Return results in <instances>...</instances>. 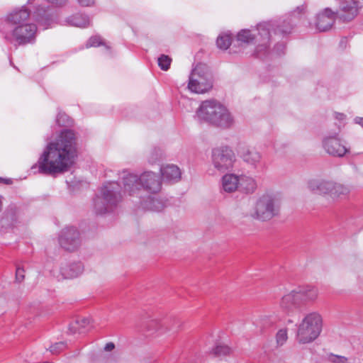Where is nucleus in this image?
I'll return each instance as SVG.
<instances>
[{"label": "nucleus", "mask_w": 363, "mask_h": 363, "mask_svg": "<svg viewBox=\"0 0 363 363\" xmlns=\"http://www.w3.org/2000/svg\"><path fill=\"white\" fill-rule=\"evenodd\" d=\"M36 24H18L15 28H10L5 38L11 42L16 41L18 45L33 43L37 32Z\"/></svg>", "instance_id": "obj_12"}, {"label": "nucleus", "mask_w": 363, "mask_h": 363, "mask_svg": "<svg viewBox=\"0 0 363 363\" xmlns=\"http://www.w3.org/2000/svg\"><path fill=\"white\" fill-rule=\"evenodd\" d=\"M80 328H85L90 324V319L88 318H82L76 321Z\"/></svg>", "instance_id": "obj_37"}, {"label": "nucleus", "mask_w": 363, "mask_h": 363, "mask_svg": "<svg viewBox=\"0 0 363 363\" xmlns=\"http://www.w3.org/2000/svg\"><path fill=\"white\" fill-rule=\"evenodd\" d=\"M77 1L83 6H91L94 4V0H77Z\"/></svg>", "instance_id": "obj_39"}, {"label": "nucleus", "mask_w": 363, "mask_h": 363, "mask_svg": "<svg viewBox=\"0 0 363 363\" xmlns=\"http://www.w3.org/2000/svg\"><path fill=\"white\" fill-rule=\"evenodd\" d=\"M306 9V6L303 4L301 6H297L296 9H294L291 14L294 16H299L305 13Z\"/></svg>", "instance_id": "obj_36"}, {"label": "nucleus", "mask_w": 363, "mask_h": 363, "mask_svg": "<svg viewBox=\"0 0 363 363\" xmlns=\"http://www.w3.org/2000/svg\"><path fill=\"white\" fill-rule=\"evenodd\" d=\"M30 11L25 7L16 9L6 16L7 23H23L28 19Z\"/></svg>", "instance_id": "obj_21"}, {"label": "nucleus", "mask_w": 363, "mask_h": 363, "mask_svg": "<svg viewBox=\"0 0 363 363\" xmlns=\"http://www.w3.org/2000/svg\"><path fill=\"white\" fill-rule=\"evenodd\" d=\"M213 87V77L208 67L204 64L197 65L191 71L188 89L195 94H203Z\"/></svg>", "instance_id": "obj_8"}, {"label": "nucleus", "mask_w": 363, "mask_h": 363, "mask_svg": "<svg viewBox=\"0 0 363 363\" xmlns=\"http://www.w3.org/2000/svg\"><path fill=\"white\" fill-rule=\"evenodd\" d=\"M266 319H267V317L263 316V317H261L258 320L261 323V322L265 320Z\"/></svg>", "instance_id": "obj_47"}, {"label": "nucleus", "mask_w": 363, "mask_h": 363, "mask_svg": "<svg viewBox=\"0 0 363 363\" xmlns=\"http://www.w3.org/2000/svg\"><path fill=\"white\" fill-rule=\"evenodd\" d=\"M65 118H67V116L65 115V114H61V113H59L57 117V122L61 125V120H65Z\"/></svg>", "instance_id": "obj_45"}, {"label": "nucleus", "mask_w": 363, "mask_h": 363, "mask_svg": "<svg viewBox=\"0 0 363 363\" xmlns=\"http://www.w3.org/2000/svg\"><path fill=\"white\" fill-rule=\"evenodd\" d=\"M35 16L36 18V21L38 23L52 21V15L50 13L49 11L46 10L43 6H39L37 8L36 11L35 12Z\"/></svg>", "instance_id": "obj_26"}, {"label": "nucleus", "mask_w": 363, "mask_h": 363, "mask_svg": "<svg viewBox=\"0 0 363 363\" xmlns=\"http://www.w3.org/2000/svg\"><path fill=\"white\" fill-rule=\"evenodd\" d=\"M259 34L263 38V43L257 46L255 55L260 59H265L270 53L267 49V42L272 34L269 29L272 28L275 35H287L293 30L292 24H258Z\"/></svg>", "instance_id": "obj_9"}, {"label": "nucleus", "mask_w": 363, "mask_h": 363, "mask_svg": "<svg viewBox=\"0 0 363 363\" xmlns=\"http://www.w3.org/2000/svg\"><path fill=\"white\" fill-rule=\"evenodd\" d=\"M51 27L49 26V24L46 26H44L42 29L43 30H46V29H48V28H50Z\"/></svg>", "instance_id": "obj_49"}, {"label": "nucleus", "mask_w": 363, "mask_h": 363, "mask_svg": "<svg viewBox=\"0 0 363 363\" xmlns=\"http://www.w3.org/2000/svg\"><path fill=\"white\" fill-rule=\"evenodd\" d=\"M354 122L357 123V124H359L362 127H363V118L362 117H356L354 118Z\"/></svg>", "instance_id": "obj_46"}, {"label": "nucleus", "mask_w": 363, "mask_h": 363, "mask_svg": "<svg viewBox=\"0 0 363 363\" xmlns=\"http://www.w3.org/2000/svg\"><path fill=\"white\" fill-rule=\"evenodd\" d=\"M267 325V324H265V323H264V324H263V326H264V327H266Z\"/></svg>", "instance_id": "obj_51"}, {"label": "nucleus", "mask_w": 363, "mask_h": 363, "mask_svg": "<svg viewBox=\"0 0 363 363\" xmlns=\"http://www.w3.org/2000/svg\"><path fill=\"white\" fill-rule=\"evenodd\" d=\"M160 172L164 181L174 183L181 179L182 172L177 165L167 164L161 167Z\"/></svg>", "instance_id": "obj_20"}, {"label": "nucleus", "mask_w": 363, "mask_h": 363, "mask_svg": "<svg viewBox=\"0 0 363 363\" xmlns=\"http://www.w3.org/2000/svg\"><path fill=\"white\" fill-rule=\"evenodd\" d=\"M102 45H105V49L108 52V50L110 49V47L106 45H105L103 43V41H102V40H101L100 36L94 35V36L91 37L89 39V40L86 42V48H91V47H97V46Z\"/></svg>", "instance_id": "obj_28"}, {"label": "nucleus", "mask_w": 363, "mask_h": 363, "mask_svg": "<svg viewBox=\"0 0 363 363\" xmlns=\"http://www.w3.org/2000/svg\"><path fill=\"white\" fill-rule=\"evenodd\" d=\"M238 152L242 160L252 168L257 169L262 167V154L255 147L244 146L240 149Z\"/></svg>", "instance_id": "obj_16"}, {"label": "nucleus", "mask_w": 363, "mask_h": 363, "mask_svg": "<svg viewBox=\"0 0 363 363\" xmlns=\"http://www.w3.org/2000/svg\"><path fill=\"white\" fill-rule=\"evenodd\" d=\"M34 1H35V0H29V1H28V3H29V4H32Z\"/></svg>", "instance_id": "obj_50"}, {"label": "nucleus", "mask_w": 363, "mask_h": 363, "mask_svg": "<svg viewBox=\"0 0 363 363\" xmlns=\"http://www.w3.org/2000/svg\"><path fill=\"white\" fill-rule=\"evenodd\" d=\"M284 49H285V45L283 43L278 44L274 48V50H276L277 55H281V53H283Z\"/></svg>", "instance_id": "obj_41"}, {"label": "nucleus", "mask_w": 363, "mask_h": 363, "mask_svg": "<svg viewBox=\"0 0 363 363\" xmlns=\"http://www.w3.org/2000/svg\"><path fill=\"white\" fill-rule=\"evenodd\" d=\"M115 348V345L113 342H108L104 346V351L111 352Z\"/></svg>", "instance_id": "obj_42"}, {"label": "nucleus", "mask_w": 363, "mask_h": 363, "mask_svg": "<svg viewBox=\"0 0 363 363\" xmlns=\"http://www.w3.org/2000/svg\"><path fill=\"white\" fill-rule=\"evenodd\" d=\"M140 207L144 210L159 212L166 206V201L156 196H149L140 201Z\"/></svg>", "instance_id": "obj_19"}, {"label": "nucleus", "mask_w": 363, "mask_h": 363, "mask_svg": "<svg viewBox=\"0 0 363 363\" xmlns=\"http://www.w3.org/2000/svg\"><path fill=\"white\" fill-rule=\"evenodd\" d=\"M77 155V138L69 129L62 130L48 142L38 162L31 167L33 173L56 176L67 172Z\"/></svg>", "instance_id": "obj_1"}, {"label": "nucleus", "mask_w": 363, "mask_h": 363, "mask_svg": "<svg viewBox=\"0 0 363 363\" xmlns=\"http://www.w3.org/2000/svg\"><path fill=\"white\" fill-rule=\"evenodd\" d=\"M123 190L130 196H142V191L157 194L162 188L159 176L152 172H145L140 177L133 174H127L123 177Z\"/></svg>", "instance_id": "obj_3"}, {"label": "nucleus", "mask_w": 363, "mask_h": 363, "mask_svg": "<svg viewBox=\"0 0 363 363\" xmlns=\"http://www.w3.org/2000/svg\"><path fill=\"white\" fill-rule=\"evenodd\" d=\"M235 162L233 150L228 146L213 148L211 152V163L214 168L223 172L233 168Z\"/></svg>", "instance_id": "obj_11"}, {"label": "nucleus", "mask_w": 363, "mask_h": 363, "mask_svg": "<svg viewBox=\"0 0 363 363\" xmlns=\"http://www.w3.org/2000/svg\"><path fill=\"white\" fill-rule=\"evenodd\" d=\"M347 1L350 2V4L352 5V6H357V11H359V9L362 6L359 0H347Z\"/></svg>", "instance_id": "obj_44"}, {"label": "nucleus", "mask_w": 363, "mask_h": 363, "mask_svg": "<svg viewBox=\"0 0 363 363\" xmlns=\"http://www.w3.org/2000/svg\"><path fill=\"white\" fill-rule=\"evenodd\" d=\"M300 301V296L298 294L296 289H294L281 298L280 307L284 311L289 313L298 306Z\"/></svg>", "instance_id": "obj_18"}, {"label": "nucleus", "mask_w": 363, "mask_h": 363, "mask_svg": "<svg viewBox=\"0 0 363 363\" xmlns=\"http://www.w3.org/2000/svg\"><path fill=\"white\" fill-rule=\"evenodd\" d=\"M231 352V349L227 345H217L213 350V353L218 357H225Z\"/></svg>", "instance_id": "obj_31"}, {"label": "nucleus", "mask_w": 363, "mask_h": 363, "mask_svg": "<svg viewBox=\"0 0 363 363\" xmlns=\"http://www.w3.org/2000/svg\"><path fill=\"white\" fill-rule=\"evenodd\" d=\"M300 298L306 301H314L318 296V290L313 286H304L296 289Z\"/></svg>", "instance_id": "obj_24"}, {"label": "nucleus", "mask_w": 363, "mask_h": 363, "mask_svg": "<svg viewBox=\"0 0 363 363\" xmlns=\"http://www.w3.org/2000/svg\"><path fill=\"white\" fill-rule=\"evenodd\" d=\"M232 43L231 35L228 33H220L216 40L217 47L222 50H226Z\"/></svg>", "instance_id": "obj_25"}, {"label": "nucleus", "mask_w": 363, "mask_h": 363, "mask_svg": "<svg viewBox=\"0 0 363 363\" xmlns=\"http://www.w3.org/2000/svg\"><path fill=\"white\" fill-rule=\"evenodd\" d=\"M330 360L334 363H345L347 359L342 356L331 354L330 356Z\"/></svg>", "instance_id": "obj_38"}, {"label": "nucleus", "mask_w": 363, "mask_h": 363, "mask_svg": "<svg viewBox=\"0 0 363 363\" xmlns=\"http://www.w3.org/2000/svg\"><path fill=\"white\" fill-rule=\"evenodd\" d=\"M91 18L84 13H76L71 16L67 23H89Z\"/></svg>", "instance_id": "obj_29"}, {"label": "nucleus", "mask_w": 363, "mask_h": 363, "mask_svg": "<svg viewBox=\"0 0 363 363\" xmlns=\"http://www.w3.org/2000/svg\"><path fill=\"white\" fill-rule=\"evenodd\" d=\"M59 243L67 251H74L81 245L79 231L74 227L63 229L59 236Z\"/></svg>", "instance_id": "obj_14"}, {"label": "nucleus", "mask_w": 363, "mask_h": 363, "mask_svg": "<svg viewBox=\"0 0 363 363\" xmlns=\"http://www.w3.org/2000/svg\"><path fill=\"white\" fill-rule=\"evenodd\" d=\"M256 180L247 175H239V191L245 194H252L257 189Z\"/></svg>", "instance_id": "obj_22"}, {"label": "nucleus", "mask_w": 363, "mask_h": 363, "mask_svg": "<svg viewBox=\"0 0 363 363\" xmlns=\"http://www.w3.org/2000/svg\"><path fill=\"white\" fill-rule=\"evenodd\" d=\"M121 199L120 184L116 182H107L94 199V210L96 214L111 211Z\"/></svg>", "instance_id": "obj_5"}, {"label": "nucleus", "mask_w": 363, "mask_h": 363, "mask_svg": "<svg viewBox=\"0 0 363 363\" xmlns=\"http://www.w3.org/2000/svg\"><path fill=\"white\" fill-rule=\"evenodd\" d=\"M172 59L166 55H161L157 59L158 66L161 69L167 71L169 69Z\"/></svg>", "instance_id": "obj_30"}, {"label": "nucleus", "mask_w": 363, "mask_h": 363, "mask_svg": "<svg viewBox=\"0 0 363 363\" xmlns=\"http://www.w3.org/2000/svg\"><path fill=\"white\" fill-rule=\"evenodd\" d=\"M162 157V152L160 150H154L153 152H152L151 156L149 158V162L150 163H155L157 160H159Z\"/></svg>", "instance_id": "obj_35"}, {"label": "nucleus", "mask_w": 363, "mask_h": 363, "mask_svg": "<svg viewBox=\"0 0 363 363\" xmlns=\"http://www.w3.org/2000/svg\"><path fill=\"white\" fill-rule=\"evenodd\" d=\"M221 192L232 194L239 190V175L227 173L220 179Z\"/></svg>", "instance_id": "obj_17"}, {"label": "nucleus", "mask_w": 363, "mask_h": 363, "mask_svg": "<svg viewBox=\"0 0 363 363\" xmlns=\"http://www.w3.org/2000/svg\"><path fill=\"white\" fill-rule=\"evenodd\" d=\"M78 26V27L81 28H86L85 25L86 24H77Z\"/></svg>", "instance_id": "obj_48"}, {"label": "nucleus", "mask_w": 363, "mask_h": 363, "mask_svg": "<svg viewBox=\"0 0 363 363\" xmlns=\"http://www.w3.org/2000/svg\"><path fill=\"white\" fill-rule=\"evenodd\" d=\"M280 197L277 194L267 192L256 201L251 211V216L257 220L267 221L279 214Z\"/></svg>", "instance_id": "obj_6"}, {"label": "nucleus", "mask_w": 363, "mask_h": 363, "mask_svg": "<svg viewBox=\"0 0 363 363\" xmlns=\"http://www.w3.org/2000/svg\"><path fill=\"white\" fill-rule=\"evenodd\" d=\"M323 146L333 156L342 157L348 152V149L341 143L336 135L325 136L323 140Z\"/></svg>", "instance_id": "obj_15"}, {"label": "nucleus", "mask_w": 363, "mask_h": 363, "mask_svg": "<svg viewBox=\"0 0 363 363\" xmlns=\"http://www.w3.org/2000/svg\"><path fill=\"white\" fill-rule=\"evenodd\" d=\"M48 1L56 4L57 6H62L66 4L67 0H47Z\"/></svg>", "instance_id": "obj_43"}, {"label": "nucleus", "mask_w": 363, "mask_h": 363, "mask_svg": "<svg viewBox=\"0 0 363 363\" xmlns=\"http://www.w3.org/2000/svg\"><path fill=\"white\" fill-rule=\"evenodd\" d=\"M147 330L151 333L160 332L164 333L169 330L167 321L160 318H153L150 319L146 325Z\"/></svg>", "instance_id": "obj_23"}, {"label": "nucleus", "mask_w": 363, "mask_h": 363, "mask_svg": "<svg viewBox=\"0 0 363 363\" xmlns=\"http://www.w3.org/2000/svg\"><path fill=\"white\" fill-rule=\"evenodd\" d=\"M310 29L314 32H327L332 29L333 24H309Z\"/></svg>", "instance_id": "obj_33"}, {"label": "nucleus", "mask_w": 363, "mask_h": 363, "mask_svg": "<svg viewBox=\"0 0 363 363\" xmlns=\"http://www.w3.org/2000/svg\"><path fill=\"white\" fill-rule=\"evenodd\" d=\"M323 318L315 311L306 313L296 324V339L299 344H308L315 340L322 331Z\"/></svg>", "instance_id": "obj_4"}, {"label": "nucleus", "mask_w": 363, "mask_h": 363, "mask_svg": "<svg viewBox=\"0 0 363 363\" xmlns=\"http://www.w3.org/2000/svg\"><path fill=\"white\" fill-rule=\"evenodd\" d=\"M308 189L314 194L328 196L333 201L342 199L350 193V189L341 184L325 179H311Z\"/></svg>", "instance_id": "obj_7"}, {"label": "nucleus", "mask_w": 363, "mask_h": 363, "mask_svg": "<svg viewBox=\"0 0 363 363\" xmlns=\"http://www.w3.org/2000/svg\"><path fill=\"white\" fill-rule=\"evenodd\" d=\"M52 270L53 276L60 279H73L84 272V265L79 261H63Z\"/></svg>", "instance_id": "obj_13"}, {"label": "nucleus", "mask_w": 363, "mask_h": 363, "mask_svg": "<svg viewBox=\"0 0 363 363\" xmlns=\"http://www.w3.org/2000/svg\"><path fill=\"white\" fill-rule=\"evenodd\" d=\"M255 38V35L250 30H241L237 35V40L241 43H249Z\"/></svg>", "instance_id": "obj_27"}, {"label": "nucleus", "mask_w": 363, "mask_h": 363, "mask_svg": "<svg viewBox=\"0 0 363 363\" xmlns=\"http://www.w3.org/2000/svg\"><path fill=\"white\" fill-rule=\"evenodd\" d=\"M196 118L200 122L227 129L234 124V118L228 108L215 99L203 101L196 111Z\"/></svg>", "instance_id": "obj_2"}, {"label": "nucleus", "mask_w": 363, "mask_h": 363, "mask_svg": "<svg viewBox=\"0 0 363 363\" xmlns=\"http://www.w3.org/2000/svg\"><path fill=\"white\" fill-rule=\"evenodd\" d=\"M339 10L333 11L329 8L325 9L317 14V20L325 21H352L357 15V6H352L347 0H338Z\"/></svg>", "instance_id": "obj_10"}, {"label": "nucleus", "mask_w": 363, "mask_h": 363, "mask_svg": "<svg viewBox=\"0 0 363 363\" xmlns=\"http://www.w3.org/2000/svg\"><path fill=\"white\" fill-rule=\"evenodd\" d=\"M288 339V333L286 328H282L278 330L276 335V341L278 345L282 346Z\"/></svg>", "instance_id": "obj_32"}, {"label": "nucleus", "mask_w": 363, "mask_h": 363, "mask_svg": "<svg viewBox=\"0 0 363 363\" xmlns=\"http://www.w3.org/2000/svg\"><path fill=\"white\" fill-rule=\"evenodd\" d=\"M65 347V345L63 342H57L55 345L50 346V351L52 354H57L60 352V351L63 350Z\"/></svg>", "instance_id": "obj_34"}, {"label": "nucleus", "mask_w": 363, "mask_h": 363, "mask_svg": "<svg viewBox=\"0 0 363 363\" xmlns=\"http://www.w3.org/2000/svg\"><path fill=\"white\" fill-rule=\"evenodd\" d=\"M16 277V279L18 281H21L24 278L23 269H21V268H17Z\"/></svg>", "instance_id": "obj_40"}]
</instances>
